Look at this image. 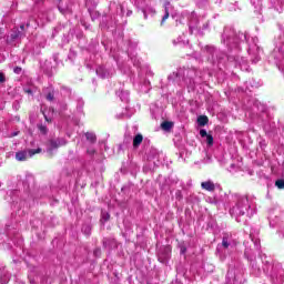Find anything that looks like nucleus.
Here are the masks:
<instances>
[{
	"label": "nucleus",
	"mask_w": 284,
	"mask_h": 284,
	"mask_svg": "<svg viewBox=\"0 0 284 284\" xmlns=\"http://www.w3.org/2000/svg\"><path fill=\"white\" fill-rule=\"evenodd\" d=\"M45 121H48V123H52V120L48 119V116H44Z\"/></svg>",
	"instance_id": "4be33fe9"
},
{
	"label": "nucleus",
	"mask_w": 284,
	"mask_h": 284,
	"mask_svg": "<svg viewBox=\"0 0 284 284\" xmlns=\"http://www.w3.org/2000/svg\"><path fill=\"white\" fill-rule=\"evenodd\" d=\"M0 83H6V74L0 72Z\"/></svg>",
	"instance_id": "a211bd4d"
},
{
	"label": "nucleus",
	"mask_w": 284,
	"mask_h": 284,
	"mask_svg": "<svg viewBox=\"0 0 284 284\" xmlns=\"http://www.w3.org/2000/svg\"><path fill=\"white\" fill-rule=\"evenodd\" d=\"M61 145H63V143H61V140H50V146L53 150H57V148H61Z\"/></svg>",
	"instance_id": "1a4fd4ad"
},
{
	"label": "nucleus",
	"mask_w": 284,
	"mask_h": 284,
	"mask_svg": "<svg viewBox=\"0 0 284 284\" xmlns=\"http://www.w3.org/2000/svg\"><path fill=\"white\" fill-rule=\"evenodd\" d=\"M85 139H87V141H89V143H97V134H94L92 132H87Z\"/></svg>",
	"instance_id": "6e6552de"
},
{
	"label": "nucleus",
	"mask_w": 284,
	"mask_h": 284,
	"mask_svg": "<svg viewBox=\"0 0 284 284\" xmlns=\"http://www.w3.org/2000/svg\"><path fill=\"white\" fill-rule=\"evenodd\" d=\"M47 101H54V92H49L47 94Z\"/></svg>",
	"instance_id": "dca6fc26"
},
{
	"label": "nucleus",
	"mask_w": 284,
	"mask_h": 284,
	"mask_svg": "<svg viewBox=\"0 0 284 284\" xmlns=\"http://www.w3.org/2000/svg\"><path fill=\"white\" fill-rule=\"evenodd\" d=\"M3 32H4L3 28H0V39L3 37Z\"/></svg>",
	"instance_id": "412c9836"
},
{
	"label": "nucleus",
	"mask_w": 284,
	"mask_h": 284,
	"mask_svg": "<svg viewBox=\"0 0 284 284\" xmlns=\"http://www.w3.org/2000/svg\"><path fill=\"white\" fill-rule=\"evenodd\" d=\"M164 16L162 18V22L161 23H165V21H168V19H170V9L168 8V6L164 7Z\"/></svg>",
	"instance_id": "9b49d317"
},
{
	"label": "nucleus",
	"mask_w": 284,
	"mask_h": 284,
	"mask_svg": "<svg viewBox=\"0 0 284 284\" xmlns=\"http://www.w3.org/2000/svg\"><path fill=\"white\" fill-rule=\"evenodd\" d=\"M275 185L278 190H284V180L280 179L275 182Z\"/></svg>",
	"instance_id": "4468645a"
},
{
	"label": "nucleus",
	"mask_w": 284,
	"mask_h": 284,
	"mask_svg": "<svg viewBox=\"0 0 284 284\" xmlns=\"http://www.w3.org/2000/svg\"><path fill=\"white\" fill-rule=\"evenodd\" d=\"M108 221H110V213L102 212L101 213V223H108Z\"/></svg>",
	"instance_id": "f8f14e48"
},
{
	"label": "nucleus",
	"mask_w": 284,
	"mask_h": 284,
	"mask_svg": "<svg viewBox=\"0 0 284 284\" xmlns=\"http://www.w3.org/2000/svg\"><path fill=\"white\" fill-rule=\"evenodd\" d=\"M197 123L201 128L207 125V123H210V119L207 118V115H200L197 118Z\"/></svg>",
	"instance_id": "39448f33"
},
{
	"label": "nucleus",
	"mask_w": 284,
	"mask_h": 284,
	"mask_svg": "<svg viewBox=\"0 0 284 284\" xmlns=\"http://www.w3.org/2000/svg\"><path fill=\"white\" fill-rule=\"evenodd\" d=\"M22 71L21 67H16L13 69L14 74H19Z\"/></svg>",
	"instance_id": "6ab92c4d"
},
{
	"label": "nucleus",
	"mask_w": 284,
	"mask_h": 284,
	"mask_svg": "<svg viewBox=\"0 0 284 284\" xmlns=\"http://www.w3.org/2000/svg\"><path fill=\"white\" fill-rule=\"evenodd\" d=\"M94 254H99V252L95 251Z\"/></svg>",
	"instance_id": "393cba45"
},
{
	"label": "nucleus",
	"mask_w": 284,
	"mask_h": 284,
	"mask_svg": "<svg viewBox=\"0 0 284 284\" xmlns=\"http://www.w3.org/2000/svg\"><path fill=\"white\" fill-rule=\"evenodd\" d=\"M20 30H21L20 32H24L26 31V24H21Z\"/></svg>",
	"instance_id": "aec40b11"
},
{
	"label": "nucleus",
	"mask_w": 284,
	"mask_h": 284,
	"mask_svg": "<svg viewBox=\"0 0 284 284\" xmlns=\"http://www.w3.org/2000/svg\"><path fill=\"white\" fill-rule=\"evenodd\" d=\"M38 128L41 134H48V126L40 124Z\"/></svg>",
	"instance_id": "2eb2a0df"
},
{
	"label": "nucleus",
	"mask_w": 284,
	"mask_h": 284,
	"mask_svg": "<svg viewBox=\"0 0 284 284\" xmlns=\"http://www.w3.org/2000/svg\"><path fill=\"white\" fill-rule=\"evenodd\" d=\"M26 37V32L20 31L19 29H13L10 39H7V43H12V41H17V39H23Z\"/></svg>",
	"instance_id": "f257e3e1"
},
{
	"label": "nucleus",
	"mask_w": 284,
	"mask_h": 284,
	"mask_svg": "<svg viewBox=\"0 0 284 284\" xmlns=\"http://www.w3.org/2000/svg\"><path fill=\"white\" fill-rule=\"evenodd\" d=\"M19 132H13L11 136H18Z\"/></svg>",
	"instance_id": "5701e85b"
},
{
	"label": "nucleus",
	"mask_w": 284,
	"mask_h": 284,
	"mask_svg": "<svg viewBox=\"0 0 284 284\" xmlns=\"http://www.w3.org/2000/svg\"><path fill=\"white\" fill-rule=\"evenodd\" d=\"M41 152H42V150H41V148H38V149H29L28 150V154H29V156H34V154H41Z\"/></svg>",
	"instance_id": "9d476101"
},
{
	"label": "nucleus",
	"mask_w": 284,
	"mask_h": 284,
	"mask_svg": "<svg viewBox=\"0 0 284 284\" xmlns=\"http://www.w3.org/2000/svg\"><path fill=\"white\" fill-rule=\"evenodd\" d=\"M202 190H206V192H214L216 190V185L212 181H205L201 183Z\"/></svg>",
	"instance_id": "f03ea898"
},
{
	"label": "nucleus",
	"mask_w": 284,
	"mask_h": 284,
	"mask_svg": "<svg viewBox=\"0 0 284 284\" xmlns=\"http://www.w3.org/2000/svg\"><path fill=\"white\" fill-rule=\"evenodd\" d=\"M161 128H162V130H164V132H170L172 130V128H174V122L164 121L161 123Z\"/></svg>",
	"instance_id": "20e7f679"
},
{
	"label": "nucleus",
	"mask_w": 284,
	"mask_h": 284,
	"mask_svg": "<svg viewBox=\"0 0 284 284\" xmlns=\"http://www.w3.org/2000/svg\"><path fill=\"white\" fill-rule=\"evenodd\" d=\"M143 143V135L141 133L136 134L133 139V148H139Z\"/></svg>",
	"instance_id": "0eeeda50"
},
{
	"label": "nucleus",
	"mask_w": 284,
	"mask_h": 284,
	"mask_svg": "<svg viewBox=\"0 0 284 284\" xmlns=\"http://www.w3.org/2000/svg\"><path fill=\"white\" fill-rule=\"evenodd\" d=\"M17 161H27L28 160V151H20L16 153Z\"/></svg>",
	"instance_id": "423d86ee"
},
{
	"label": "nucleus",
	"mask_w": 284,
	"mask_h": 284,
	"mask_svg": "<svg viewBox=\"0 0 284 284\" xmlns=\"http://www.w3.org/2000/svg\"><path fill=\"white\" fill-rule=\"evenodd\" d=\"M94 254H99V252L95 251Z\"/></svg>",
	"instance_id": "b1692460"
},
{
	"label": "nucleus",
	"mask_w": 284,
	"mask_h": 284,
	"mask_svg": "<svg viewBox=\"0 0 284 284\" xmlns=\"http://www.w3.org/2000/svg\"><path fill=\"white\" fill-rule=\"evenodd\" d=\"M230 239H232V234L230 233H224L222 237V246L224 250H227L230 247Z\"/></svg>",
	"instance_id": "7ed1b4c3"
},
{
	"label": "nucleus",
	"mask_w": 284,
	"mask_h": 284,
	"mask_svg": "<svg viewBox=\"0 0 284 284\" xmlns=\"http://www.w3.org/2000/svg\"><path fill=\"white\" fill-rule=\"evenodd\" d=\"M210 133H207V131L205 129L200 130V136H202V139H205V136H207Z\"/></svg>",
	"instance_id": "f3484780"
},
{
	"label": "nucleus",
	"mask_w": 284,
	"mask_h": 284,
	"mask_svg": "<svg viewBox=\"0 0 284 284\" xmlns=\"http://www.w3.org/2000/svg\"><path fill=\"white\" fill-rule=\"evenodd\" d=\"M206 143L210 148H212V145H214V136H212V134H209L206 136Z\"/></svg>",
	"instance_id": "ddd939ff"
}]
</instances>
